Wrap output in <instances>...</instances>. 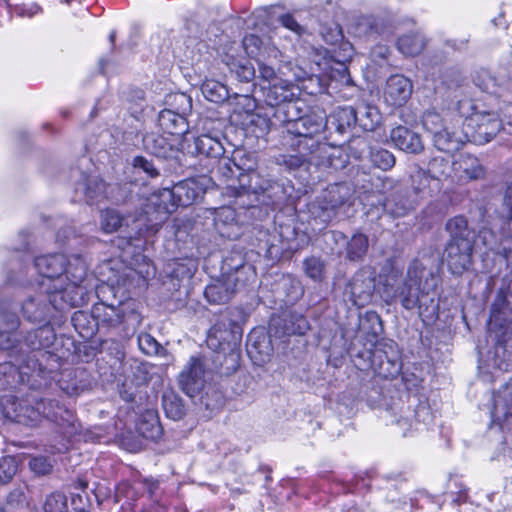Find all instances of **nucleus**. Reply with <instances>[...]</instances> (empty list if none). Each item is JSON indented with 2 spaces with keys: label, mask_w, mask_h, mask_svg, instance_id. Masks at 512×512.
Here are the masks:
<instances>
[{
  "label": "nucleus",
  "mask_w": 512,
  "mask_h": 512,
  "mask_svg": "<svg viewBox=\"0 0 512 512\" xmlns=\"http://www.w3.org/2000/svg\"><path fill=\"white\" fill-rule=\"evenodd\" d=\"M326 125V116L320 109L312 110L298 121L288 124L282 143L292 153L276 156V164L288 171L297 170L306 164L331 165L327 143L322 142Z\"/></svg>",
  "instance_id": "f03ea898"
},
{
  "label": "nucleus",
  "mask_w": 512,
  "mask_h": 512,
  "mask_svg": "<svg viewBox=\"0 0 512 512\" xmlns=\"http://www.w3.org/2000/svg\"><path fill=\"white\" fill-rule=\"evenodd\" d=\"M55 338L53 327L44 324L28 332L24 340L18 342V355L23 363H26V367L37 376L51 370L48 368L51 361L56 362V355L46 350L53 345Z\"/></svg>",
  "instance_id": "423d86ee"
},
{
  "label": "nucleus",
  "mask_w": 512,
  "mask_h": 512,
  "mask_svg": "<svg viewBox=\"0 0 512 512\" xmlns=\"http://www.w3.org/2000/svg\"><path fill=\"white\" fill-rule=\"evenodd\" d=\"M347 236L340 231H328L323 235L326 252L332 255H342Z\"/></svg>",
  "instance_id": "6e6d98bb"
},
{
  "label": "nucleus",
  "mask_w": 512,
  "mask_h": 512,
  "mask_svg": "<svg viewBox=\"0 0 512 512\" xmlns=\"http://www.w3.org/2000/svg\"><path fill=\"white\" fill-rule=\"evenodd\" d=\"M162 408L165 415L174 421L181 420L186 414L183 399L173 390H167L163 393Z\"/></svg>",
  "instance_id": "79ce46f5"
},
{
  "label": "nucleus",
  "mask_w": 512,
  "mask_h": 512,
  "mask_svg": "<svg viewBox=\"0 0 512 512\" xmlns=\"http://www.w3.org/2000/svg\"><path fill=\"white\" fill-rule=\"evenodd\" d=\"M425 45V38L420 33L405 34L397 41L399 51L407 56H416L420 54Z\"/></svg>",
  "instance_id": "de8ad7c7"
},
{
  "label": "nucleus",
  "mask_w": 512,
  "mask_h": 512,
  "mask_svg": "<svg viewBox=\"0 0 512 512\" xmlns=\"http://www.w3.org/2000/svg\"><path fill=\"white\" fill-rule=\"evenodd\" d=\"M201 92L208 101L214 103H223L230 97L226 85L214 79H206L201 85Z\"/></svg>",
  "instance_id": "09e8293b"
},
{
  "label": "nucleus",
  "mask_w": 512,
  "mask_h": 512,
  "mask_svg": "<svg viewBox=\"0 0 512 512\" xmlns=\"http://www.w3.org/2000/svg\"><path fill=\"white\" fill-rule=\"evenodd\" d=\"M245 260L240 253L226 257L223 260L222 271L225 277L236 278L234 274L244 268Z\"/></svg>",
  "instance_id": "69168bd1"
},
{
  "label": "nucleus",
  "mask_w": 512,
  "mask_h": 512,
  "mask_svg": "<svg viewBox=\"0 0 512 512\" xmlns=\"http://www.w3.org/2000/svg\"><path fill=\"white\" fill-rule=\"evenodd\" d=\"M236 172L237 177H240V174H247V167H243L239 164H236L229 157L221 156L218 160L217 164V173L224 178L225 180L232 179Z\"/></svg>",
  "instance_id": "13d9d810"
},
{
  "label": "nucleus",
  "mask_w": 512,
  "mask_h": 512,
  "mask_svg": "<svg viewBox=\"0 0 512 512\" xmlns=\"http://www.w3.org/2000/svg\"><path fill=\"white\" fill-rule=\"evenodd\" d=\"M138 346L146 355H156L161 348V345L149 333H141L138 336Z\"/></svg>",
  "instance_id": "774afa93"
},
{
  "label": "nucleus",
  "mask_w": 512,
  "mask_h": 512,
  "mask_svg": "<svg viewBox=\"0 0 512 512\" xmlns=\"http://www.w3.org/2000/svg\"><path fill=\"white\" fill-rule=\"evenodd\" d=\"M229 314L228 311L222 313L208 332L207 345L213 351L235 349L241 345L242 329Z\"/></svg>",
  "instance_id": "ddd939ff"
},
{
  "label": "nucleus",
  "mask_w": 512,
  "mask_h": 512,
  "mask_svg": "<svg viewBox=\"0 0 512 512\" xmlns=\"http://www.w3.org/2000/svg\"><path fill=\"white\" fill-rule=\"evenodd\" d=\"M370 361L375 373L383 378H394L402 369L398 345L392 340L377 343L371 351Z\"/></svg>",
  "instance_id": "2eb2a0df"
},
{
  "label": "nucleus",
  "mask_w": 512,
  "mask_h": 512,
  "mask_svg": "<svg viewBox=\"0 0 512 512\" xmlns=\"http://www.w3.org/2000/svg\"><path fill=\"white\" fill-rule=\"evenodd\" d=\"M446 230L450 235L448 242L466 241L475 243V232L469 228L468 221L463 216H455L446 223Z\"/></svg>",
  "instance_id": "4c0bfd02"
},
{
  "label": "nucleus",
  "mask_w": 512,
  "mask_h": 512,
  "mask_svg": "<svg viewBox=\"0 0 512 512\" xmlns=\"http://www.w3.org/2000/svg\"><path fill=\"white\" fill-rule=\"evenodd\" d=\"M452 171L460 182L481 180L486 175V168L481 161L469 153H460L454 158Z\"/></svg>",
  "instance_id": "6ab92c4d"
},
{
  "label": "nucleus",
  "mask_w": 512,
  "mask_h": 512,
  "mask_svg": "<svg viewBox=\"0 0 512 512\" xmlns=\"http://www.w3.org/2000/svg\"><path fill=\"white\" fill-rule=\"evenodd\" d=\"M88 266L81 255H72L67 258V265L64 270L65 278L71 283L82 285L87 275Z\"/></svg>",
  "instance_id": "c03bdc74"
},
{
  "label": "nucleus",
  "mask_w": 512,
  "mask_h": 512,
  "mask_svg": "<svg viewBox=\"0 0 512 512\" xmlns=\"http://www.w3.org/2000/svg\"><path fill=\"white\" fill-rule=\"evenodd\" d=\"M350 149L356 158H361L365 149H369V160L372 166L384 172L390 171L396 164V157L391 151L381 147H370L364 138L355 139Z\"/></svg>",
  "instance_id": "a211bd4d"
},
{
  "label": "nucleus",
  "mask_w": 512,
  "mask_h": 512,
  "mask_svg": "<svg viewBox=\"0 0 512 512\" xmlns=\"http://www.w3.org/2000/svg\"><path fill=\"white\" fill-rule=\"evenodd\" d=\"M410 182L416 196H431L434 192V188L431 186V182H434V180L426 170L420 167H417L410 174Z\"/></svg>",
  "instance_id": "a18cd8bd"
},
{
  "label": "nucleus",
  "mask_w": 512,
  "mask_h": 512,
  "mask_svg": "<svg viewBox=\"0 0 512 512\" xmlns=\"http://www.w3.org/2000/svg\"><path fill=\"white\" fill-rule=\"evenodd\" d=\"M235 190L237 203L241 207H252V202L242 200L244 196H254L255 200L272 208L284 205L290 196L287 187L272 178L264 169L247 166V174H240L239 186H231Z\"/></svg>",
  "instance_id": "20e7f679"
},
{
  "label": "nucleus",
  "mask_w": 512,
  "mask_h": 512,
  "mask_svg": "<svg viewBox=\"0 0 512 512\" xmlns=\"http://www.w3.org/2000/svg\"><path fill=\"white\" fill-rule=\"evenodd\" d=\"M240 347L229 350L214 351L213 364L221 376H229L237 371L240 366Z\"/></svg>",
  "instance_id": "7c9ffc66"
},
{
  "label": "nucleus",
  "mask_w": 512,
  "mask_h": 512,
  "mask_svg": "<svg viewBox=\"0 0 512 512\" xmlns=\"http://www.w3.org/2000/svg\"><path fill=\"white\" fill-rule=\"evenodd\" d=\"M205 193V185L196 178L182 180L172 188H163L150 195L143 207L147 231L155 234L178 207L194 204Z\"/></svg>",
  "instance_id": "7ed1b4c3"
},
{
  "label": "nucleus",
  "mask_w": 512,
  "mask_h": 512,
  "mask_svg": "<svg viewBox=\"0 0 512 512\" xmlns=\"http://www.w3.org/2000/svg\"><path fill=\"white\" fill-rule=\"evenodd\" d=\"M389 138L396 149L407 154L419 155L425 148L421 135L407 126L393 127Z\"/></svg>",
  "instance_id": "b1692460"
},
{
  "label": "nucleus",
  "mask_w": 512,
  "mask_h": 512,
  "mask_svg": "<svg viewBox=\"0 0 512 512\" xmlns=\"http://www.w3.org/2000/svg\"><path fill=\"white\" fill-rule=\"evenodd\" d=\"M92 313L98 321V331L129 335L142 323V315L136 300H127L117 306L93 305Z\"/></svg>",
  "instance_id": "0eeeda50"
},
{
  "label": "nucleus",
  "mask_w": 512,
  "mask_h": 512,
  "mask_svg": "<svg viewBox=\"0 0 512 512\" xmlns=\"http://www.w3.org/2000/svg\"><path fill=\"white\" fill-rule=\"evenodd\" d=\"M15 363L6 361L0 363V390L14 388L19 384L28 383L34 374L26 367L19 355L13 356Z\"/></svg>",
  "instance_id": "4be33fe9"
},
{
  "label": "nucleus",
  "mask_w": 512,
  "mask_h": 512,
  "mask_svg": "<svg viewBox=\"0 0 512 512\" xmlns=\"http://www.w3.org/2000/svg\"><path fill=\"white\" fill-rule=\"evenodd\" d=\"M324 114L326 113L324 112ZM355 117L354 107L351 106L339 108L332 115L326 117L327 125L322 134V142L331 137L332 130L340 135L346 133L349 128L357 124Z\"/></svg>",
  "instance_id": "bb28decb"
},
{
  "label": "nucleus",
  "mask_w": 512,
  "mask_h": 512,
  "mask_svg": "<svg viewBox=\"0 0 512 512\" xmlns=\"http://www.w3.org/2000/svg\"><path fill=\"white\" fill-rule=\"evenodd\" d=\"M489 338L494 342V346L512 341V306L503 290L497 292L491 305Z\"/></svg>",
  "instance_id": "f8f14e48"
},
{
  "label": "nucleus",
  "mask_w": 512,
  "mask_h": 512,
  "mask_svg": "<svg viewBox=\"0 0 512 512\" xmlns=\"http://www.w3.org/2000/svg\"><path fill=\"white\" fill-rule=\"evenodd\" d=\"M303 267L306 276L313 281L320 282L324 279L325 264L321 258L315 256L308 257L304 260Z\"/></svg>",
  "instance_id": "bf43d9fd"
},
{
  "label": "nucleus",
  "mask_w": 512,
  "mask_h": 512,
  "mask_svg": "<svg viewBox=\"0 0 512 512\" xmlns=\"http://www.w3.org/2000/svg\"><path fill=\"white\" fill-rule=\"evenodd\" d=\"M47 297H30L22 304L23 316L30 322H47L49 318V305L46 304Z\"/></svg>",
  "instance_id": "72a5a7b5"
},
{
  "label": "nucleus",
  "mask_w": 512,
  "mask_h": 512,
  "mask_svg": "<svg viewBox=\"0 0 512 512\" xmlns=\"http://www.w3.org/2000/svg\"><path fill=\"white\" fill-rule=\"evenodd\" d=\"M474 244L466 241L447 243L446 262L452 274L461 275L468 270L472 263Z\"/></svg>",
  "instance_id": "aec40b11"
},
{
  "label": "nucleus",
  "mask_w": 512,
  "mask_h": 512,
  "mask_svg": "<svg viewBox=\"0 0 512 512\" xmlns=\"http://www.w3.org/2000/svg\"><path fill=\"white\" fill-rule=\"evenodd\" d=\"M413 84L411 80L403 75H391L384 88L385 102L393 107H402L411 98Z\"/></svg>",
  "instance_id": "5701e85b"
},
{
  "label": "nucleus",
  "mask_w": 512,
  "mask_h": 512,
  "mask_svg": "<svg viewBox=\"0 0 512 512\" xmlns=\"http://www.w3.org/2000/svg\"><path fill=\"white\" fill-rule=\"evenodd\" d=\"M296 90L297 87L287 80L260 86V97L269 107L266 116L272 126L287 127L304 116L298 106Z\"/></svg>",
  "instance_id": "39448f33"
},
{
  "label": "nucleus",
  "mask_w": 512,
  "mask_h": 512,
  "mask_svg": "<svg viewBox=\"0 0 512 512\" xmlns=\"http://www.w3.org/2000/svg\"><path fill=\"white\" fill-rule=\"evenodd\" d=\"M193 146L191 153L208 158H220L225 153L224 146L216 135L201 134L194 138Z\"/></svg>",
  "instance_id": "473e14b6"
},
{
  "label": "nucleus",
  "mask_w": 512,
  "mask_h": 512,
  "mask_svg": "<svg viewBox=\"0 0 512 512\" xmlns=\"http://www.w3.org/2000/svg\"><path fill=\"white\" fill-rule=\"evenodd\" d=\"M132 167L138 172H143L147 178L154 179L160 176L159 168L153 160L145 156H135L132 159Z\"/></svg>",
  "instance_id": "0e129e2a"
},
{
  "label": "nucleus",
  "mask_w": 512,
  "mask_h": 512,
  "mask_svg": "<svg viewBox=\"0 0 512 512\" xmlns=\"http://www.w3.org/2000/svg\"><path fill=\"white\" fill-rule=\"evenodd\" d=\"M238 278L223 277L214 280L204 290L205 299L212 305H224L236 292Z\"/></svg>",
  "instance_id": "a878e982"
},
{
  "label": "nucleus",
  "mask_w": 512,
  "mask_h": 512,
  "mask_svg": "<svg viewBox=\"0 0 512 512\" xmlns=\"http://www.w3.org/2000/svg\"><path fill=\"white\" fill-rule=\"evenodd\" d=\"M379 181L381 182V191L383 193L391 191V193L384 200H378L377 204L372 202L371 206L380 208L382 212L392 217H403L415 208L417 200L411 198L409 190L399 181L388 176L379 178Z\"/></svg>",
  "instance_id": "9b49d317"
},
{
  "label": "nucleus",
  "mask_w": 512,
  "mask_h": 512,
  "mask_svg": "<svg viewBox=\"0 0 512 512\" xmlns=\"http://www.w3.org/2000/svg\"><path fill=\"white\" fill-rule=\"evenodd\" d=\"M90 383L84 369H73L63 373L59 386L69 396H77L88 389Z\"/></svg>",
  "instance_id": "2f4dec72"
},
{
  "label": "nucleus",
  "mask_w": 512,
  "mask_h": 512,
  "mask_svg": "<svg viewBox=\"0 0 512 512\" xmlns=\"http://www.w3.org/2000/svg\"><path fill=\"white\" fill-rule=\"evenodd\" d=\"M222 63L228 68L230 73L235 76L240 82L250 83L258 79V83H253L254 89L261 85H270L282 81L283 79L278 75L274 65L262 59H257L258 73L256 77L255 68L245 57L235 54L233 48L221 55Z\"/></svg>",
  "instance_id": "6e6552de"
},
{
  "label": "nucleus",
  "mask_w": 512,
  "mask_h": 512,
  "mask_svg": "<svg viewBox=\"0 0 512 512\" xmlns=\"http://www.w3.org/2000/svg\"><path fill=\"white\" fill-rule=\"evenodd\" d=\"M44 401L33 407L27 400H19L13 395H4L0 398V412L4 421L19 423L26 426L36 425L42 416L56 420L57 412L46 411Z\"/></svg>",
  "instance_id": "9d476101"
},
{
  "label": "nucleus",
  "mask_w": 512,
  "mask_h": 512,
  "mask_svg": "<svg viewBox=\"0 0 512 512\" xmlns=\"http://www.w3.org/2000/svg\"><path fill=\"white\" fill-rule=\"evenodd\" d=\"M47 300L55 310H65L71 307H80L89 300L88 290L85 286L68 282L53 284V289L48 291Z\"/></svg>",
  "instance_id": "f3484780"
},
{
  "label": "nucleus",
  "mask_w": 512,
  "mask_h": 512,
  "mask_svg": "<svg viewBox=\"0 0 512 512\" xmlns=\"http://www.w3.org/2000/svg\"><path fill=\"white\" fill-rule=\"evenodd\" d=\"M441 285L440 263L430 258L414 259L402 278L395 273L385 278L382 297L388 304L399 303L405 310L417 308L421 312L429 307H438L435 296L439 294Z\"/></svg>",
  "instance_id": "f257e3e1"
},
{
  "label": "nucleus",
  "mask_w": 512,
  "mask_h": 512,
  "mask_svg": "<svg viewBox=\"0 0 512 512\" xmlns=\"http://www.w3.org/2000/svg\"><path fill=\"white\" fill-rule=\"evenodd\" d=\"M123 217L114 209H106L101 212V229L105 233H112L122 227Z\"/></svg>",
  "instance_id": "052dcab7"
},
{
  "label": "nucleus",
  "mask_w": 512,
  "mask_h": 512,
  "mask_svg": "<svg viewBox=\"0 0 512 512\" xmlns=\"http://www.w3.org/2000/svg\"><path fill=\"white\" fill-rule=\"evenodd\" d=\"M458 111L465 117V126L470 130L474 142L487 143L502 130L503 123L499 113L477 111L470 100L459 101Z\"/></svg>",
  "instance_id": "1a4fd4ad"
},
{
  "label": "nucleus",
  "mask_w": 512,
  "mask_h": 512,
  "mask_svg": "<svg viewBox=\"0 0 512 512\" xmlns=\"http://www.w3.org/2000/svg\"><path fill=\"white\" fill-rule=\"evenodd\" d=\"M44 512H67V497L60 492H52L47 495L43 503Z\"/></svg>",
  "instance_id": "e2e57ef3"
},
{
  "label": "nucleus",
  "mask_w": 512,
  "mask_h": 512,
  "mask_svg": "<svg viewBox=\"0 0 512 512\" xmlns=\"http://www.w3.org/2000/svg\"><path fill=\"white\" fill-rule=\"evenodd\" d=\"M139 433L146 439L156 440L162 435V427L158 417L152 412L144 415L138 424Z\"/></svg>",
  "instance_id": "603ef678"
},
{
  "label": "nucleus",
  "mask_w": 512,
  "mask_h": 512,
  "mask_svg": "<svg viewBox=\"0 0 512 512\" xmlns=\"http://www.w3.org/2000/svg\"><path fill=\"white\" fill-rule=\"evenodd\" d=\"M421 123L423 128L432 135V138L446 125L441 114L434 109H428L423 113Z\"/></svg>",
  "instance_id": "4d7b16f0"
},
{
  "label": "nucleus",
  "mask_w": 512,
  "mask_h": 512,
  "mask_svg": "<svg viewBox=\"0 0 512 512\" xmlns=\"http://www.w3.org/2000/svg\"><path fill=\"white\" fill-rule=\"evenodd\" d=\"M283 324V335H303L309 329V324L306 318L299 314L291 313L285 318H273L269 326L270 332L273 328Z\"/></svg>",
  "instance_id": "e433bc0d"
},
{
  "label": "nucleus",
  "mask_w": 512,
  "mask_h": 512,
  "mask_svg": "<svg viewBox=\"0 0 512 512\" xmlns=\"http://www.w3.org/2000/svg\"><path fill=\"white\" fill-rule=\"evenodd\" d=\"M435 182V189L439 190L441 181H445L451 177L452 163L444 157H434L428 163L426 170Z\"/></svg>",
  "instance_id": "49530a36"
},
{
  "label": "nucleus",
  "mask_w": 512,
  "mask_h": 512,
  "mask_svg": "<svg viewBox=\"0 0 512 512\" xmlns=\"http://www.w3.org/2000/svg\"><path fill=\"white\" fill-rule=\"evenodd\" d=\"M352 196L351 188L346 183L329 185L313 206L312 214L321 223H329L336 215L338 208L343 206Z\"/></svg>",
  "instance_id": "4468645a"
},
{
  "label": "nucleus",
  "mask_w": 512,
  "mask_h": 512,
  "mask_svg": "<svg viewBox=\"0 0 512 512\" xmlns=\"http://www.w3.org/2000/svg\"><path fill=\"white\" fill-rule=\"evenodd\" d=\"M359 329L372 339H377L383 331L380 315L376 311H366L359 319Z\"/></svg>",
  "instance_id": "3c124183"
},
{
  "label": "nucleus",
  "mask_w": 512,
  "mask_h": 512,
  "mask_svg": "<svg viewBox=\"0 0 512 512\" xmlns=\"http://www.w3.org/2000/svg\"><path fill=\"white\" fill-rule=\"evenodd\" d=\"M158 123L162 131L171 137L184 135L188 130L185 115L173 109L162 110L158 115Z\"/></svg>",
  "instance_id": "c756f323"
},
{
  "label": "nucleus",
  "mask_w": 512,
  "mask_h": 512,
  "mask_svg": "<svg viewBox=\"0 0 512 512\" xmlns=\"http://www.w3.org/2000/svg\"><path fill=\"white\" fill-rule=\"evenodd\" d=\"M148 382L147 372L142 367H137L133 377L127 376L119 385L118 392L120 398L131 404H137L138 398L141 399V387Z\"/></svg>",
  "instance_id": "c85d7f7f"
},
{
  "label": "nucleus",
  "mask_w": 512,
  "mask_h": 512,
  "mask_svg": "<svg viewBox=\"0 0 512 512\" xmlns=\"http://www.w3.org/2000/svg\"><path fill=\"white\" fill-rule=\"evenodd\" d=\"M71 323L83 339L91 338L96 330H98V321L92 312L91 314L81 310L74 312L71 317Z\"/></svg>",
  "instance_id": "a19ab883"
},
{
  "label": "nucleus",
  "mask_w": 512,
  "mask_h": 512,
  "mask_svg": "<svg viewBox=\"0 0 512 512\" xmlns=\"http://www.w3.org/2000/svg\"><path fill=\"white\" fill-rule=\"evenodd\" d=\"M354 113L356 123L365 131H374L382 120L379 109L367 103H360L354 107Z\"/></svg>",
  "instance_id": "f704fd0d"
},
{
  "label": "nucleus",
  "mask_w": 512,
  "mask_h": 512,
  "mask_svg": "<svg viewBox=\"0 0 512 512\" xmlns=\"http://www.w3.org/2000/svg\"><path fill=\"white\" fill-rule=\"evenodd\" d=\"M180 389L188 396L198 394L204 386V367L199 358L191 357L178 376Z\"/></svg>",
  "instance_id": "412c9836"
},
{
  "label": "nucleus",
  "mask_w": 512,
  "mask_h": 512,
  "mask_svg": "<svg viewBox=\"0 0 512 512\" xmlns=\"http://www.w3.org/2000/svg\"><path fill=\"white\" fill-rule=\"evenodd\" d=\"M120 288L115 287L113 280L111 278L107 279V282L102 283L96 287L95 293L98 298V302L94 305H103L105 307H111V306H122L123 303H125L127 300H133L132 298L128 297H118L117 293L119 292Z\"/></svg>",
  "instance_id": "58836bf2"
},
{
  "label": "nucleus",
  "mask_w": 512,
  "mask_h": 512,
  "mask_svg": "<svg viewBox=\"0 0 512 512\" xmlns=\"http://www.w3.org/2000/svg\"><path fill=\"white\" fill-rule=\"evenodd\" d=\"M77 191H82L88 203H92L105 192V182L97 177H84L76 187Z\"/></svg>",
  "instance_id": "8fccbe9b"
},
{
  "label": "nucleus",
  "mask_w": 512,
  "mask_h": 512,
  "mask_svg": "<svg viewBox=\"0 0 512 512\" xmlns=\"http://www.w3.org/2000/svg\"><path fill=\"white\" fill-rule=\"evenodd\" d=\"M34 265L43 277L57 284L63 282L62 275L67 265V257L59 253L43 255L35 258Z\"/></svg>",
  "instance_id": "393cba45"
},
{
  "label": "nucleus",
  "mask_w": 512,
  "mask_h": 512,
  "mask_svg": "<svg viewBox=\"0 0 512 512\" xmlns=\"http://www.w3.org/2000/svg\"><path fill=\"white\" fill-rule=\"evenodd\" d=\"M143 149L160 159H168L177 153L173 139L155 132L146 133L142 138Z\"/></svg>",
  "instance_id": "cd10ccee"
},
{
  "label": "nucleus",
  "mask_w": 512,
  "mask_h": 512,
  "mask_svg": "<svg viewBox=\"0 0 512 512\" xmlns=\"http://www.w3.org/2000/svg\"><path fill=\"white\" fill-rule=\"evenodd\" d=\"M495 410L501 412L506 420H512V379L499 391L494 400Z\"/></svg>",
  "instance_id": "5fc2aeb1"
},
{
  "label": "nucleus",
  "mask_w": 512,
  "mask_h": 512,
  "mask_svg": "<svg viewBox=\"0 0 512 512\" xmlns=\"http://www.w3.org/2000/svg\"><path fill=\"white\" fill-rule=\"evenodd\" d=\"M384 479L387 480L389 486L386 487L388 493L386 494V500L391 503H397L398 505H405L407 503V497L403 492L404 486H406V477L402 473H390L384 475Z\"/></svg>",
  "instance_id": "ea45409f"
},
{
  "label": "nucleus",
  "mask_w": 512,
  "mask_h": 512,
  "mask_svg": "<svg viewBox=\"0 0 512 512\" xmlns=\"http://www.w3.org/2000/svg\"><path fill=\"white\" fill-rule=\"evenodd\" d=\"M17 472V462L14 457L6 456L0 459V482L7 483Z\"/></svg>",
  "instance_id": "338daca9"
},
{
  "label": "nucleus",
  "mask_w": 512,
  "mask_h": 512,
  "mask_svg": "<svg viewBox=\"0 0 512 512\" xmlns=\"http://www.w3.org/2000/svg\"><path fill=\"white\" fill-rule=\"evenodd\" d=\"M434 146L442 152L452 153L459 150L464 141L461 137L456 136L454 132H451L446 125L443 127L439 133H437L433 138Z\"/></svg>",
  "instance_id": "37998d69"
},
{
  "label": "nucleus",
  "mask_w": 512,
  "mask_h": 512,
  "mask_svg": "<svg viewBox=\"0 0 512 512\" xmlns=\"http://www.w3.org/2000/svg\"><path fill=\"white\" fill-rule=\"evenodd\" d=\"M376 288V272L370 266L361 267L348 283L345 293L357 307L368 305Z\"/></svg>",
  "instance_id": "dca6fc26"
},
{
  "label": "nucleus",
  "mask_w": 512,
  "mask_h": 512,
  "mask_svg": "<svg viewBox=\"0 0 512 512\" xmlns=\"http://www.w3.org/2000/svg\"><path fill=\"white\" fill-rule=\"evenodd\" d=\"M125 99L130 104L129 110L132 116L137 118V113L143 111L146 100L145 92L140 88H130L125 93Z\"/></svg>",
  "instance_id": "680f3d73"
},
{
  "label": "nucleus",
  "mask_w": 512,
  "mask_h": 512,
  "mask_svg": "<svg viewBox=\"0 0 512 512\" xmlns=\"http://www.w3.org/2000/svg\"><path fill=\"white\" fill-rule=\"evenodd\" d=\"M492 366L501 371L512 369V341L504 345L494 346Z\"/></svg>",
  "instance_id": "864d4df0"
},
{
  "label": "nucleus",
  "mask_w": 512,
  "mask_h": 512,
  "mask_svg": "<svg viewBox=\"0 0 512 512\" xmlns=\"http://www.w3.org/2000/svg\"><path fill=\"white\" fill-rule=\"evenodd\" d=\"M369 250V238L366 234L357 232L347 238L344 252L345 258L351 262H361L364 260Z\"/></svg>",
  "instance_id": "c9c22d12"
}]
</instances>
